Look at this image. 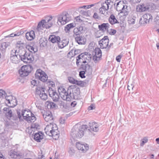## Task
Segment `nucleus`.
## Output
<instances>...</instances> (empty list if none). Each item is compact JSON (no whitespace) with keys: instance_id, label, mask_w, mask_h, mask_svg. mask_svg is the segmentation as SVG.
Here are the masks:
<instances>
[{"instance_id":"nucleus-62","label":"nucleus","mask_w":159,"mask_h":159,"mask_svg":"<svg viewBox=\"0 0 159 159\" xmlns=\"http://www.w3.org/2000/svg\"><path fill=\"white\" fill-rule=\"evenodd\" d=\"M134 86L132 84H129L128 85V89L130 90L131 89L133 90Z\"/></svg>"},{"instance_id":"nucleus-63","label":"nucleus","mask_w":159,"mask_h":159,"mask_svg":"<svg viewBox=\"0 0 159 159\" xmlns=\"http://www.w3.org/2000/svg\"><path fill=\"white\" fill-rule=\"evenodd\" d=\"M126 25L123 23H120V26L121 27V29L124 30L125 27Z\"/></svg>"},{"instance_id":"nucleus-4","label":"nucleus","mask_w":159,"mask_h":159,"mask_svg":"<svg viewBox=\"0 0 159 159\" xmlns=\"http://www.w3.org/2000/svg\"><path fill=\"white\" fill-rule=\"evenodd\" d=\"M154 8V4L151 2H148L138 5L136 9L137 11L141 12L146 11H151Z\"/></svg>"},{"instance_id":"nucleus-43","label":"nucleus","mask_w":159,"mask_h":159,"mask_svg":"<svg viewBox=\"0 0 159 159\" xmlns=\"http://www.w3.org/2000/svg\"><path fill=\"white\" fill-rule=\"evenodd\" d=\"M74 52V56L77 54L80 53V50L79 49H77L74 50V49L71 50L68 53L69 54H71L73 53V52Z\"/></svg>"},{"instance_id":"nucleus-45","label":"nucleus","mask_w":159,"mask_h":159,"mask_svg":"<svg viewBox=\"0 0 159 159\" xmlns=\"http://www.w3.org/2000/svg\"><path fill=\"white\" fill-rule=\"evenodd\" d=\"M148 139L147 137H144L143 139L141 140V143L140 144V146H143L144 144L148 142Z\"/></svg>"},{"instance_id":"nucleus-38","label":"nucleus","mask_w":159,"mask_h":159,"mask_svg":"<svg viewBox=\"0 0 159 159\" xmlns=\"http://www.w3.org/2000/svg\"><path fill=\"white\" fill-rule=\"evenodd\" d=\"M10 155L11 158L14 159L19 158L20 157V154L15 151H13L11 152Z\"/></svg>"},{"instance_id":"nucleus-51","label":"nucleus","mask_w":159,"mask_h":159,"mask_svg":"<svg viewBox=\"0 0 159 159\" xmlns=\"http://www.w3.org/2000/svg\"><path fill=\"white\" fill-rule=\"evenodd\" d=\"M57 44L59 48H64V46H63L62 43V40L61 41L59 40L58 42H57Z\"/></svg>"},{"instance_id":"nucleus-11","label":"nucleus","mask_w":159,"mask_h":159,"mask_svg":"<svg viewBox=\"0 0 159 159\" xmlns=\"http://www.w3.org/2000/svg\"><path fill=\"white\" fill-rule=\"evenodd\" d=\"M45 89L42 87H37L36 88V93L39 95L40 98L43 100H46L47 99L48 95L45 92Z\"/></svg>"},{"instance_id":"nucleus-13","label":"nucleus","mask_w":159,"mask_h":159,"mask_svg":"<svg viewBox=\"0 0 159 159\" xmlns=\"http://www.w3.org/2000/svg\"><path fill=\"white\" fill-rule=\"evenodd\" d=\"M48 91L49 96L52 98L53 101L55 102L58 101L60 98L59 93L53 90L52 88L50 87L48 89Z\"/></svg>"},{"instance_id":"nucleus-46","label":"nucleus","mask_w":159,"mask_h":159,"mask_svg":"<svg viewBox=\"0 0 159 159\" xmlns=\"http://www.w3.org/2000/svg\"><path fill=\"white\" fill-rule=\"evenodd\" d=\"M7 96L6 92L3 90L0 89V98L1 97H5L6 98V97Z\"/></svg>"},{"instance_id":"nucleus-49","label":"nucleus","mask_w":159,"mask_h":159,"mask_svg":"<svg viewBox=\"0 0 159 159\" xmlns=\"http://www.w3.org/2000/svg\"><path fill=\"white\" fill-rule=\"evenodd\" d=\"M76 147L79 150H81L82 147H84V146L83 144H82L79 143H76Z\"/></svg>"},{"instance_id":"nucleus-28","label":"nucleus","mask_w":159,"mask_h":159,"mask_svg":"<svg viewBox=\"0 0 159 159\" xmlns=\"http://www.w3.org/2000/svg\"><path fill=\"white\" fill-rule=\"evenodd\" d=\"M76 26L74 23H71L67 25L65 28V30L66 33H69L71 30L73 29Z\"/></svg>"},{"instance_id":"nucleus-48","label":"nucleus","mask_w":159,"mask_h":159,"mask_svg":"<svg viewBox=\"0 0 159 159\" xmlns=\"http://www.w3.org/2000/svg\"><path fill=\"white\" fill-rule=\"evenodd\" d=\"M73 33L74 34V37H75V36H77L78 35H80L81 33L80 32L79 30H78V29L76 27L73 30Z\"/></svg>"},{"instance_id":"nucleus-6","label":"nucleus","mask_w":159,"mask_h":159,"mask_svg":"<svg viewBox=\"0 0 159 159\" xmlns=\"http://www.w3.org/2000/svg\"><path fill=\"white\" fill-rule=\"evenodd\" d=\"M69 14L66 12H63L59 15L58 17L57 23H60L61 25H64L70 20ZM59 24V23H58Z\"/></svg>"},{"instance_id":"nucleus-35","label":"nucleus","mask_w":159,"mask_h":159,"mask_svg":"<svg viewBox=\"0 0 159 159\" xmlns=\"http://www.w3.org/2000/svg\"><path fill=\"white\" fill-rule=\"evenodd\" d=\"M46 106L48 109H53L55 107L56 104L52 102L47 101L45 103Z\"/></svg>"},{"instance_id":"nucleus-32","label":"nucleus","mask_w":159,"mask_h":159,"mask_svg":"<svg viewBox=\"0 0 159 159\" xmlns=\"http://www.w3.org/2000/svg\"><path fill=\"white\" fill-rule=\"evenodd\" d=\"M26 48L28 50V52H30L31 53H34L38 51V49L36 47L29 45L26 46Z\"/></svg>"},{"instance_id":"nucleus-54","label":"nucleus","mask_w":159,"mask_h":159,"mask_svg":"<svg viewBox=\"0 0 159 159\" xmlns=\"http://www.w3.org/2000/svg\"><path fill=\"white\" fill-rule=\"evenodd\" d=\"M68 152L70 154L73 155L75 153V150L73 148H69Z\"/></svg>"},{"instance_id":"nucleus-1","label":"nucleus","mask_w":159,"mask_h":159,"mask_svg":"<svg viewBox=\"0 0 159 159\" xmlns=\"http://www.w3.org/2000/svg\"><path fill=\"white\" fill-rule=\"evenodd\" d=\"M73 91V89L70 87L68 88L67 91L63 87L58 89V91L62 99L66 101H70L71 99L74 98Z\"/></svg>"},{"instance_id":"nucleus-61","label":"nucleus","mask_w":159,"mask_h":159,"mask_svg":"<svg viewBox=\"0 0 159 159\" xmlns=\"http://www.w3.org/2000/svg\"><path fill=\"white\" fill-rule=\"evenodd\" d=\"M24 44L23 43H22L21 41H18L16 43V46L17 47H20V46H22V45Z\"/></svg>"},{"instance_id":"nucleus-23","label":"nucleus","mask_w":159,"mask_h":159,"mask_svg":"<svg viewBox=\"0 0 159 159\" xmlns=\"http://www.w3.org/2000/svg\"><path fill=\"white\" fill-rule=\"evenodd\" d=\"M25 37L28 40H31L35 37L34 32L31 30L29 32H27L25 34Z\"/></svg>"},{"instance_id":"nucleus-14","label":"nucleus","mask_w":159,"mask_h":159,"mask_svg":"<svg viewBox=\"0 0 159 159\" xmlns=\"http://www.w3.org/2000/svg\"><path fill=\"white\" fill-rule=\"evenodd\" d=\"M109 39L107 36H105L99 41V44L102 49L106 48L108 46Z\"/></svg>"},{"instance_id":"nucleus-17","label":"nucleus","mask_w":159,"mask_h":159,"mask_svg":"<svg viewBox=\"0 0 159 159\" xmlns=\"http://www.w3.org/2000/svg\"><path fill=\"white\" fill-rule=\"evenodd\" d=\"M52 19V17L51 16L50 17L48 16L46 17L45 19L43 20V21H44L45 25V28H49L52 26L53 24L50 22V21Z\"/></svg>"},{"instance_id":"nucleus-37","label":"nucleus","mask_w":159,"mask_h":159,"mask_svg":"<svg viewBox=\"0 0 159 159\" xmlns=\"http://www.w3.org/2000/svg\"><path fill=\"white\" fill-rule=\"evenodd\" d=\"M125 7L124 8L122 9V10L120 11V14L121 15V16L122 15L123 16H126L129 14V11L127 9V6L126 5H125Z\"/></svg>"},{"instance_id":"nucleus-18","label":"nucleus","mask_w":159,"mask_h":159,"mask_svg":"<svg viewBox=\"0 0 159 159\" xmlns=\"http://www.w3.org/2000/svg\"><path fill=\"white\" fill-rule=\"evenodd\" d=\"M11 44L10 42H7L2 43L0 44V50L2 53L6 52L7 48L10 46Z\"/></svg>"},{"instance_id":"nucleus-25","label":"nucleus","mask_w":159,"mask_h":159,"mask_svg":"<svg viewBox=\"0 0 159 159\" xmlns=\"http://www.w3.org/2000/svg\"><path fill=\"white\" fill-rule=\"evenodd\" d=\"M52 137L55 138V139L58 138L59 137V133L58 130L57 125L54 124V127H53V131L52 132Z\"/></svg>"},{"instance_id":"nucleus-58","label":"nucleus","mask_w":159,"mask_h":159,"mask_svg":"<svg viewBox=\"0 0 159 159\" xmlns=\"http://www.w3.org/2000/svg\"><path fill=\"white\" fill-rule=\"evenodd\" d=\"M75 84H76L78 85H80L81 86H82L84 84L83 83V82L81 81H78L76 80Z\"/></svg>"},{"instance_id":"nucleus-27","label":"nucleus","mask_w":159,"mask_h":159,"mask_svg":"<svg viewBox=\"0 0 159 159\" xmlns=\"http://www.w3.org/2000/svg\"><path fill=\"white\" fill-rule=\"evenodd\" d=\"M44 75H46V73L40 69H38L35 73L36 78L39 79Z\"/></svg>"},{"instance_id":"nucleus-59","label":"nucleus","mask_w":159,"mask_h":159,"mask_svg":"<svg viewBox=\"0 0 159 159\" xmlns=\"http://www.w3.org/2000/svg\"><path fill=\"white\" fill-rule=\"evenodd\" d=\"M116 30L111 29L109 32V34L111 35H114L116 33Z\"/></svg>"},{"instance_id":"nucleus-21","label":"nucleus","mask_w":159,"mask_h":159,"mask_svg":"<svg viewBox=\"0 0 159 159\" xmlns=\"http://www.w3.org/2000/svg\"><path fill=\"white\" fill-rule=\"evenodd\" d=\"M48 40L50 42L52 43H57L59 40H60V38L58 36L50 35L49 37Z\"/></svg>"},{"instance_id":"nucleus-9","label":"nucleus","mask_w":159,"mask_h":159,"mask_svg":"<svg viewBox=\"0 0 159 159\" xmlns=\"http://www.w3.org/2000/svg\"><path fill=\"white\" fill-rule=\"evenodd\" d=\"M20 57L19 52H17L16 50L15 52L13 50L11 51L10 59L12 62L15 64L19 63L20 60Z\"/></svg>"},{"instance_id":"nucleus-57","label":"nucleus","mask_w":159,"mask_h":159,"mask_svg":"<svg viewBox=\"0 0 159 159\" xmlns=\"http://www.w3.org/2000/svg\"><path fill=\"white\" fill-rule=\"evenodd\" d=\"M53 129L52 130H49V131H45V132L47 135H48L50 136H52V132H53Z\"/></svg>"},{"instance_id":"nucleus-12","label":"nucleus","mask_w":159,"mask_h":159,"mask_svg":"<svg viewBox=\"0 0 159 159\" xmlns=\"http://www.w3.org/2000/svg\"><path fill=\"white\" fill-rule=\"evenodd\" d=\"M88 53L85 52L82 53L76 57V64L78 66L80 63H87L86 59H87Z\"/></svg>"},{"instance_id":"nucleus-2","label":"nucleus","mask_w":159,"mask_h":159,"mask_svg":"<svg viewBox=\"0 0 159 159\" xmlns=\"http://www.w3.org/2000/svg\"><path fill=\"white\" fill-rule=\"evenodd\" d=\"M88 125H83L79 128H73L72 129L71 134L73 137L77 138H81L84 135V131L87 129Z\"/></svg>"},{"instance_id":"nucleus-19","label":"nucleus","mask_w":159,"mask_h":159,"mask_svg":"<svg viewBox=\"0 0 159 159\" xmlns=\"http://www.w3.org/2000/svg\"><path fill=\"white\" fill-rule=\"evenodd\" d=\"M8 112H5V116L8 119L15 120L17 119V117L12 113V111L10 110Z\"/></svg>"},{"instance_id":"nucleus-44","label":"nucleus","mask_w":159,"mask_h":159,"mask_svg":"<svg viewBox=\"0 0 159 159\" xmlns=\"http://www.w3.org/2000/svg\"><path fill=\"white\" fill-rule=\"evenodd\" d=\"M68 80L69 82L73 84H75L76 80L73 77L70 76L68 77Z\"/></svg>"},{"instance_id":"nucleus-40","label":"nucleus","mask_w":159,"mask_h":159,"mask_svg":"<svg viewBox=\"0 0 159 159\" xmlns=\"http://www.w3.org/2000/svg\"><path fill=\"white\" fill-rule=\"evenodd\" d=\"M53 127H54V124H53L51 123H50L49 125L46 126L44 129V131H49V130H52L53 129Z\"/></svg>"},{"instance_id":"nucleus-56","label":"nucleus","mask_w":159,"mask_h":159,"mask_svg":"<svg viewBox=\"0 0 159 159\" xmlns=\"http://www.w3.org/2000/svg\"><path fill=\"white\" fill-rule=\"evenodd\" d=\"M135 20L132 18H130L128 20V23L129 24H134L135 23Z\"/></svg>"},{"instance_id":"nucleus-50","label":"nucleus","mask_w":159,"mask_h":159,"mask_svg":"<svg viewBox=\"0 0 159 159\" xmlns=\"http://www.w3.org/2000/svg\"><path fill=\"white\" fill-rule=\"evenodd\" d=\"M47 79L48 76L46 74V75H44L42 77H41V78H40L39 80L42 82H45L47 80Z\"/></svg>"},{"instance_id":"nucleus-8","label":"nucleus","mask_w":159,"mask_h":159,"mask_svg":"<svg viewBox=\"0 0 159 159\" xmlns=\"http://www.w3.org/2000/svg\"><path fill=\"white\" fill-rule=\"evenodd\" d=\"M24 113L25 112L23 111L21 115H20V112H17L18 117L20 120L21 119V116H22L23 118L28 122L29 121L31 122H34L36 120V117L34 116V115L32 113H30V116H29V114H26V116H24Z\"/></svg>"},{"instance_id":"nucleus-22","label":"nucleus","mask_w":159,"mask_h":159,"mask_svg":"<svg viewBox=\"0 0 159 159\" xmlns=\"http://www.w3.org/2000/svg\"><path fill=\"white\" fill-rule=\"evenodd\" d=\"M109 24L108 23H103L98 26V29L104 32L106 31H108L109 28Z\"/></svg>"},{"instance_id":"nucleus-5","label":"nucleus","mask_w":159,"mask_h":159,"mask_svg":"<svg viewBox=\"0 0 159 159\" xmlns=\"http://www.w3.org/2000/svg\"><path fill=\"white\" fill-rule=\"evenodd\" d=\"M81 69L83 70L79 72V75L82 78L85 77L84 74L87 73L88 75H90L92 73V69L90 66L88 64L81 65Z\"/></svg>"},{"instance_id":"nucleus-39","label":"nucleus","mask_w":159,"mask_h":159,"mask_svg":"<svg viewBox=\"0 0 159 159\" xmlns=\"http://www.w3.org/2000/svg\"><path fill=\"white\" fill-rule=\"evenodd\" d=\"M24 32L23 31H20L18 32H15L14 33H12L7 36V37H14L16 36H19L20 34H23Z\"/></svg>"},{"instance_id":"nucleus-20","label":"nucleus","mask_w":159,"mask_h":159,"mask_svg":"<svg viewBox=\"0 0 159 159\" xmlns=\"http://www.w3.org/2000/svg\"><path fill=\"white\" fill-rule=\"evenodd\" d=\"M44 134L41 132L35 134L34 135V139L37 142H40L41 140L43 138Z\"/></svg>"},{"instance_id":"nucleus-7","label":"nucleus","mask_w":159,"mask_h":159,"mask_svg":"<svg viewBox=\"0 0 159 159\" xmlns=\"http://www.w3.org/2000/svg\"><path fill=\"white\" fill-rule=\"evenodd\" d=\"M32 70V66L30 65L23 66L19 70L20 75L21 77L26 76L30 73Z\"/></svg>"},{"instance_id":"nucleus-64","label":"nucleus","mask_w":159,"mask_h":159,"mask_svg":"<svg viewBox=\"0 0 159 159\" xmlns=\"http://www.w3.org/2000/svg\"><path fill=\"white\" fill-rule=\"evenodd\" d=\"M95 108V106L94 104H92L90 105V106H89L88 107V110H91L93 109H94Z\"/></svg>"},{"instance_id":"nucleus-31","label":"nucleus","mask_w":159,"mask_h":159,"mask_svg":"<svg viewBox=\"0 0 159 159\" xmlns=\"http://www.w3.org/2000/svg\"><path fill=\"white\" fill-rule=\"evenodd\" d=\"M75 39L79 44H83L85 43L84 39L81 36H77L75 37Z\"/></svg>"},{"instance_id":"nucleus-15","label":"nucleus","mask_w":159,"mask_h":159,"mask_svg":"<svg viewBox=\"0 0 159 159\" xmlns=\"http://www.w3.org/2000/svg\"><path fill=\"white\" fill-rule=\"evenodd\" d=\"M43 117L45 120L47 122H50L53 120V116L52 113L49 111H44L42 114Z\"/></svg>"},{"instance_id":"nucleus-26","label":"nucleus","mask_w":159,"mask_h":159,"mask_svg":"<svg viewBox=\"0 0 159 159\" xmlns=\"http://www.w3.org/2000/svg\"><path fill=\"white\" fill-rule=\"evenodd\" d=\"M123 1H120L117 3L116 5L115 6V7L116 8L117 11H120L125 7Z\"/></svg>"},{"instance_id":"nucleus-53","label":"nucleus","mask_w":159,"mask_h":159,"mask_svg":"<svg viewBox=\"0 0 159 159\" xmlns=\"http://www.w3.org/2000/svg\"><path fill=\"white\" fill-rule=\"evenodd\" d=\"M93 17L95 19H98L99 20H101V18L100 17L98 14L96 12H95L93 15Z\"/></svg>"},{"instance_id":"nucleus-29","label":"nucleus","mask_w":159,"mask_h":159,"mask_svg":"<svg viewBox=\"0 0 159 159\" xmlns=\"http://www.w3.org/2000/svg\"><path fill=\"white\" fill-rule=\"evenodd\" d=\"M108 20L110 23L112 25L119 23V22L116 18L115 16L113 14L111 15Z\"/></svg>"},{"instance_id":"nucleus-34","label":"nucleus","mask_w":159,"mask_h":159,"mask_svg":"<svg viewBox=\"0 0 159 159\" xmlns=\"http://www.w3.org/2000/svg\"><path fill=\"white\" fill-rule=\"evenodd\" d=\"M48 40L44 38H41L39 41V43L41 47H45L47 45Z\"/></svg>"},{"instance_id":"nucleus-36","label":"nucleus","mask_w":159,"mask_h":159,"mask_svg":"<svg viewBox=\"0 0 159 159\" xmlns=\"http://www.w3.org/2000/svg\"><path fill=\"white\" fill-rule=\"evenodd\" d=\"M45 27V25L44 23V21H43V20L40 21L37 26L36 30L38 31H39L41 30H43Z\"/></svg>"},{"instance_id":"nucleus-30","label":"nucleus","mask_w":159,"mask_h":159,"mask_svg":"<svg viewBox=\"0 0 159 159\" xmlns=\"http://www.w3.org/2000/svg\"><path fill=\"white\" fill-rule=\"evenodd\" d=\"M108 10V8L106 4L102 3L101 4V7L99 9V13L102 14H104L105 11Z\"/></svg>"},{"instance_id":"nucleus-52","label":"nucleus","mask_w":159,"mask_h":159,"mask_svg":"<svg viewBox=\"0 0 159 159\" xmlns=\"http://www.w3.org/2000/svg\"><path fill=\"white\" fill-rule=\"evenodd\" d=\"M62 43L64 47L67 45L69 43V39H64L62 40Z\"/></svg>"},{"instance_id":"nucleus-41","label":"nucleus","mask_w":159,"mask_h":159,"mask_svg":"<svg viewBox=\"0 0 159 159\" xmlns=\"http://www.w3.org/2000/svg\"><path fill=\"white\" fill-rule=\"evenodd\" d=\"M58 105L60 108L62 109H66L67 108L66 102H65L63 101H60L59 102Z\"/></svg>"},{"instance_id":"nucleus-24","label":"nucleus","mask_w":159,"mask_h":159,"mask_svg":"<svg viewBox=\"0 0 159 159\" xmlns=\"http://www.w3.org/2000/svg\"><path fill=\"white\" fill-rule=\"evenodd\" d=\"M143 20L146 24L149 23L150 21H152V16L150 14L147 13L144 14L143 16Z\"/></svg>"},{"instance_id":"nucleus-33","label":"nucleus","mask_w":159,"mask_h":159,"mask_svg":"<svg viewBox=\"0 0 159 159\" xmlns=\"http://www.w3.org/2000/svg\"><path fill=\"white\" fill-rule=\"evenodd\" d=\"M103 4H106L107 6V7L108 8V10L110 8L111 9L113 7V6L114 5V7H115L116 3H113V2L111 1V0H106L105 2L103 3Z\"/></svg>"},{"instance_id":"nucleus-42","label":"nucleus","mask_w":159,"mask_h":159,"mask_svg":"<svg viewBox=\"0 0 159 159\" xmlns=\"http://www.w3.org/2000/svg\"><path fill=\"white\" fill-rule=\"evenodd\" d=\"M95 55H97L98 57H101L102 54L101 50L99 48H96L95 50Z\"/></svg>"},{"instance_id":"nucleus-55","label":"nucleus","mask_w":159,"mask_h":159,"mask_svg":"<svg viewBox=\"0 0 159 159\" xmlns=\"http://www.w3.org/2000/svg\"><path fill=\"white\" fill-rule=\"evenodd\" d=\"M101 57H98L97 55H95L93 56V60L94 61L95 63H96L98 60H99Z\"/></svg>"},{"instance_id":"nucleus-60","label":"nucleus","mask_w":159,"mask_h":159,"mask_svg":"<svg viewBox=\"0 0 159 159\" xmlns=\"http://www.w3.org/2000/svg\"><path fill=\"white\" fill-rule=\"evenodd\" d=\"M122 56L121 54H120L117 56L116 57V60L118 62H120V59L122 57Z\"/></svg>"},{"instance_id":"nucleus-47","label":"nucleus","mask_w":159,"mask_h":159,"mask_svg":"<svg viewBox=\"0 0 159 159\" xmlns=\"http://www.w3.org/2000/svg\"><path fill=\"white\" fill-rule=\"evenodd\" d=\"M83 145H84L85 147H82L81 151L84 152L89 149V148L88 145L87 144H83Z\"/></svg>"},{"instance_id":"nucleus-16","label":"nucleus","mask_w":159,"mask_h":159,"mask_svg":"<svg viewBox=\"0 0 159 159\" xmlns=\"http://www.w3.org/2000/svg\"><path fill=\"white\" fill-rule=\"evenodd\" d=\"M90 129L88 130L90 132H97L99 130V125L96 122L90 123L89 124Z\"/></svg>"},{"instance_id":"nucleus-10","label":"nucleus","mask_w":159,"mask_h":159,"mask_svg":"<svg viewBox=\"0 0 159 159\" xmlns=\"http://www.w3.org/2000/svg\"><path fill=\"white\" fill-rule=\"evenodd\" d=\"M6 99L10 107H14L17 104V101L15 97L8 96L6 97Z\"/></svg>"},{"instance_id":"nucleus-3","label":"nucleus","mask_w":159,"mask_h":159,"mask_svg":"<svg viewBox=\"0 0 159 159\" xmlns=\"http://www.w3.org/2000/svg\"><path fill=\"white\" fill-rule=\"evenodd\" d=\"M19 53L20 56V60L26 63H30L34 59L32 53L30 52H27L25 50H19Z\"/></svg>"}]
</instances>
